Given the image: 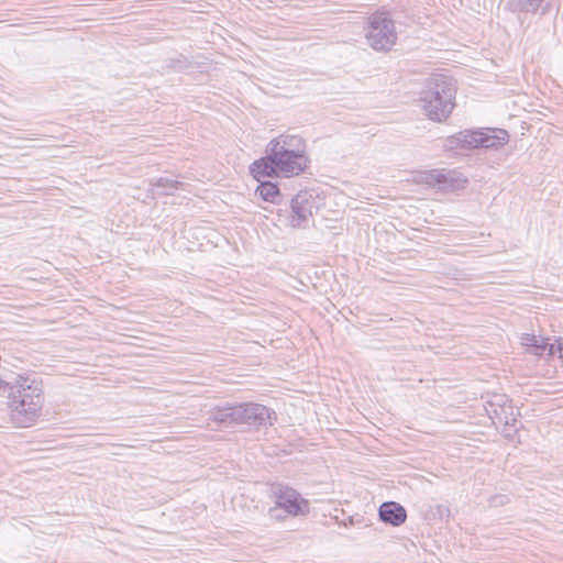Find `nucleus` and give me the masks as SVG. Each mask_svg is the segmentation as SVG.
Here are the masks:
<instances>
[{
	"label": "nucleus",
	"instance_id": "20e7f679",
	"mask_svg": "<svg viewBox=\"0 0 563 563\" xmlns=\"http://www.w3.org/2000/svg\"><path fill=\"white\" fill-rule=\"evenodd\" d=\"M411 180L442 191L459 190L467 184V178L462 173L446 169L418 170L412 174Z\"/></svg>",
	"mask_w": 563,
	"mask_h": 563
},
{
	"label": "nucleus",
	"instance_id": "6ab92c4d",
	"mask_svg": "<svg viewBox=\"0 0 563 563\" xmlns=\"http://www.w3.org/2000/svg\"><path fill=\"white\" fill-rule=\"evenodd\" d=\"M4 382L0 379V389L3 387Z\"/></svg>",
	"mask_w": 563,
	"mask_h": 563
},
{
	"label": "nucleus",
	"instance_id": "6e6552de",
	"mask_svg": "<svg viewBox=\"0 0 563 563\" xmlns=\"http://www.w3.org/2000/svg\"><path fill=\"white\" fill-rule=\"evenodd\" d=\"M271 418V410L261 404L243 402L235 405L238 424H263Z\"/></svg>",
	"mask_w": 563,
	"mask_h": 563
},
{
	"label": "nucleus",
	"instance_id": "9d476101",
	"mask_svg": "<svg viewBox=\"0 0 563 563\" xmlns=\"http://www.w3.org/2000/svg\"><path fill=\"white\" fill-rule=\"evenodd\" d=\"M379 519L394 527L401 526L407 519L406 509L396 501H385L378 510Z\"/></svg>",
	"mask_w": 563,
	"mask_h": 563
},
{
	"label": "nucleus",
	"instance_id": "1a4fd4ad",
	"mask_svg": "<svg viewBox=\"0 0 563 563\" xmlns=\"http://www.w3.org/2000/svg\"><path fill=\"white\" fill-rule=\"evenodd\" d=\"M486 411L496 426L504 424L510 428L517 421V415L512 406L507 404V400L501 396L496 397L495 401H489Z\"/></svg>",
	"mask_w": 563,
	"mask_h": 563
},
{
	"label": "nucleus",
	"instance_id": "0eeeda50",
	"mask_svg": "<svg viewBox=\"0 0 563 563\" xmlns=\"http://www.w3.org/2000/svg\"><path fill=\"white\" fill-rule=\"evenodd\" d=\"M369 38L376 49H385L394 43L396 36L386 13L376 12L372 15Z\"/></svg>",
	"mask_w": 563,
	"mask_h": 563
},
{
	"label": "nucleus",
	"instance_id": "39448f33",
	"mask_svg": "<svg viewBox=\"0 0 563 563\" xmlns=\"http://www.w3.org/2000/svg\"><path fill=\"white\" fill-rule=\"evenodd\" d=\"M272 161L275 164L278 175L292 177L301 174L308 166L309 159L305 151L285 148L280 143L272 147Z\"/></svg>",
	"mask_w": 563,
	"mask_h": 563
},
{
	"label": "nucleus",
	"instance_id": "f8f14e48",
	"mask_svg": "<svg viewBox=\"0 0 563 563\" xmlns=\"http://www.w3.org/2000/svg\"><path fill=\"white\" fill-rule=\"evenodd\" d=\"M520 343L529 353L538 356L545 354L549 346L547 339L530 333H523L520 336Z\"/></svg>",
	"mask_w": 563,
	"mask_h": 563
},
{
	"label": "nucleus",
	"instance_id": "a211bd4d",
	"mask_svg": "<svg viewBox=\"0 0 563 563\" xmlns=\"http://www.w3.org/2000/svg\"><path fill=\"white\" fill-rule=\"evenodd\" d=\"M457 144V148L460 151H471V150H474V148H479V147H484V144L485 143H476L474 146H471L473 143H465V142H462V143H456ZM496 143H490V145H485L486 148L495 145Z\"/></svg>",
	"mask_w": 563,
	"mask_h": 563
},
{
	"label": "nucleus",
	"instance_id": "f257e3e1",
	"mask_svg": "<svg viewBox=\"0 0 563 563\" xmlns=\"http://www.w3.org/2000/svg\"><path fill=\"white\" fill-rule=\"evenodd\" d=\"M9 389L11 419L19 427L26 428L38 418L43 402L42 384L29 376H16L13 382L4 383Z\"/></svg>",
	"mask_w": 563,
	"mask_h": 563
},
{
	"label": "nucleus",
	"instance_id": "dca6fc26",
	"mask_svg": "<svg viewBox=\"0 0 563 563\" xmlns=\"http://www.w3.org/2000/svg\"><path fill=\"white\" fill-rule=\"evenodd\" d=\"M181 185V183L169 178H159L156 181L155 187L157 189H162L157 191L159 195H172L174 190H177Z\"/></svg>",
	"mask_w": 563,
	"mask_h": 563
},
{
	"label": "nucleus",
	"instance_id": "f3484780",
	"mask_svg": "<svg viewBox=\"0 0 563 563\" xmlns=\"http://www.w3.org/2000/svg\"><path fill=\"white\" fill-rule=\"evenodd\" d=\"M547 353L549 355L559 354L560 358H563V338H560L556 341V344H550L548 346Z\"/></svg>",
	"mask_w": 563,
	"mask_h": 563
},
{
	"label": "nucleus",
	"instance_id": "ddd939ff",
	"mask_svg": "<svg viewBox=\"0 0 563 563\" xmlns=\"http://www.w3.org/2000/svg\"><path fill=\"white\" fill-rule=\"evenodd\" d=\"M209 418L218 423L238 424L235 421V405L214 408L209 411Z\"/></svg>",
	"mask_w": 563,
	"mask_h": 563
},
{
	"label": "nucleus",
	"instance_id": "9b49d317",
	"mask_svg": "<svg viewBox=\"0 0 563 563\" xmlns=\"http://www.w3.org/2000/svg\"><path fill=\"white\" fill-rule=\"evenodd\" d=\"M250 172L257 181H261L262 178L271 177L273 175L278 176L277 168L272 161V152L265 158L255 161L250 166Z\"/></svg>",
	"mask_w": 563,
	"mask_h": 563
},
{
	"label": "nucleus",
	"instance_id": "2eb2a0df",
	"mask_svg": "<svg viewBox=\"0 0 563 563\" xmlns=\"http://www.w3.org/2000/svg\"><path fill=\"white\" fill-rule=\"evenodd\" d=\"M506 133L505 131H498V134H496V131H492L490 129L481 130V131H473L470 134V137L472 141H489L492 139L501 140L505 139Z\"/></svg>",
	"mask_w": 563,
	"mask_h": 563
},
{
	"label": "nucleus",
	"instance_id": "423d86ee",
	"mask_svg": "<svg viewBox=\"0 0 563 563\" xmlns=\"http://www.w3.org/2000/svg\"><path fill=\"white\" fill-rule=\"evenodd\" d=\"M317 195L310 190L299 191L290 203L289 225L297 229L307 228L313 211L318 209Z\"/></svg>",
	"mask_w": 563,
	"mask_h": 563
},
{
	"label": "nucleus",
	"instance_id": "7ed1b4c3",
	"mask_svg": "<svg viewBox=\"0 0 563 563\" xmlns=\"http://www.w3.org/2000/svg\"><path fill=\"white\" fill-rule=\"evenodd\" d=\"M454 93L453 87L446 81L432 82L422 99L428 118L434 121L446 119L454 108Z\"/></svg>",
	"mask_w": 563,
	"mask_h": 563
},
{
	"label": "nucleus",
	"instance_id": "aec40b11",
	"mask_svg": "<svg viewBox=\"0 0 563 563\" xmlns=\"http://www.w3.org/2000/svg\"><path fill=\"white\" fill-rule=\"evenodd\" d=\"M506 437H510V432L505 431Z\"/></svg>",
	"mask_w": 563,
	"mask_h": 563
},
{
	"label": "nucleus",
	"instance_id": "4468645a",
	"mask_svg": "<svg viewBox=\"0 0 563 563\" xmlns=\"http://www.w3.org/2000/svg\"><path fill=\"white\" fill-rule=\"evenodd\" d=\"M260 183L256 188V194H258L263 200L274 202L275 198L279 195L278 186L271 181L261 180Z\"/></svg>",
	"mask_w": 563,
	"mask_h": 563
},
{
	"label": "nucleus",
	"instance_id": "f03ea898",
	"mask_svg": "<svg viewBox=\"0 0 563 563\" xmlns=\"http://www.w3.org/2000/svg\"><path fill=\"white\" fill-rule=\"evenodd\" d=\"M272 495L275 504L268 510L272 519L283 521L287 517L306 516L310 511L309 501L291 487L275 484Z\"/></svg>",
	"mask_w": 563,
	"mask_h": 563
}]
</instances>
